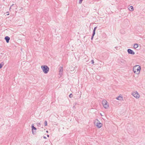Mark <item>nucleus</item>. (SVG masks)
Instances as JSON below:
<instances>
[{
  "label": "nucleus",
  "instance_id": "1",
  "mask_svg": "<svg viewBox=\"0 0 145 145\" xmlns=\"http://www.w3.org/2000/svg\"><path fill=\"white\" fill-rule=\"evenodd\" d=\"M140 66L138 65L134 66L133 68L134 72L137 74L140 73Z\"/></svg>",
  "mask_w": 145,
  "mask_h": 145
},
{
  "label": "nucleus",
  "instance_id": "2",
  "mask_svg": "<svg viewBox=\"0 0 145 145\" xmlns=\"http://www.w3.org/2000/svg\"><path fill=\"white\" fill-rule=\"evenodd\" d=\"M41 68L42 69L43 72L45 74L47 73L49 71V68L47 65H42L41 66Z\"/></svg>",
  "mask_w": 145,
  "mask_h": 145
},
{
  "label": "nucleus",
  "instance_id": "3",
  "mask_svg": "<svg viewBox=\"0 0 145 145\" xmlns=\"http://www.w3.org/2000/svg\"><path fill=\"white\" fill-rule=\"evenodd\" d=\"M102 105L105 108H107L109 107L107 101L105 100H103L102 102Z\"/></svg>",
  "mask_w": 145,
  "mask_h": 145
},
{
  "label": "nucleus",
  "instance_id": "4",
  "mask_svg": "<svg viewBox=\"0 0 145 145\" xmlns=\"http://www.w3.org/2000/svg\"><path fill=\"white\" fill-rule=\"evenodd\" d=\"M132 94L134 97L137 99L138 98L140 97L137 91L135 92H133V93H132Z\"/></svg>",
  "mask_w": 145,
  "mask_h": 145
},
{
  "label": "nucleus",
  "instance_id": "5",
  "mask_svg": "<svg viewBox=\"0 0 145 145\" xmlns=\"http://www.w3.org/2000/svg\"><path fill=\"white\" fill-rule=\"evenodd\" d=\"M127 52L129 54H130L131 55H134L135 54V52L133 50L131 49H128L127 50Z\"/></svg>",
  "mask_w": 145,
  "mask_h": 145
},
{
  "label": "nucleus",
  "instance_id": "6",
  "mask_svg": "<svg viewBox=\"0 0 145 145\" xmlns=\"http://www.w3.org/2000/svg\"><path fill=\"white\" fill-rule=\"evenodd\" d=\"M102 123L100 122L97 123H96V126L98 128H100L102 126Z\"/></svg>",
  "mask_w": 145,
  "mask_h": 145
},
{
  "label": "nucleus",
  "instance_id": "7",
  "mask_svg": "<svg viewBox=\"0 0 145 145\" xmlns=\"http://www.w3.org/2000/svg\"><path fill=\"white\" fill-rule=\"evenodd\" d=\"M116 99L117 100H120L121 101L123 100V97L121 96H120V95L118 97H117Z\"/></svg>",
  "mask_w": 145,
  "mask_h": 145
},
{
  "label": "nucleus",
  "instance_id": "8",
  "mask_svg": "<svg viewBox=\"0 0 145 145\" xmlns=\"http://www.w3.org/2000/svg\"><path fill=\"white\" fill-rule=\"evenodd\" d=\"M5 39L6 40V42L8 43L9 42V37L8 36H6L5 38Z\"/></svg>",
  "mask_w": 145,
  "mask_h": 145
},
{
  "label": "nucleus",
  "instance_id": "9",
  "mask_svg": "<svg viewBox=\"0 0 145 145\" xmlns=\"http://www.w3.org/2000/svg\"><path fill=\"white\" fill-rule=\"evenodd\" d=\"M63 71V67H60V69L59 70V74H60L61 73L62 74V72Z\"/></svg>",
  "mask_w": 145,
  "mask_h": 145
},
{
  "label": "nucleus",
  "instance_id": "10",
  "mask_svg": "<svg viewBox=\"0 0 145 145\" xmlns=\"http://www.w3.org/2000/svg\"><path fill=\"white\" fill-rule=\"evenodd\" d=\"M32 130L33 131L34 130H36L37 128L34 126V125L33 124L31 125Z\"/></svg>",
  "mask_w": 145,
  "mask_h": 145
},
{
  "label": "nucleus",
  "instance_id": "11",
  "mask_svg": "<svg viewBox=\"0 0 145 145\" xmlns=\"http://www.w3.org/2000/svg\"><path fill=\"white\" fill-rule=\"evenodd\" d=\"M129 10L130 11H132L134 10V8L133 6H131L128 8Z\"/></svg>",
  "mask_w": 145,
  "mask_h": 145
},
{
  "label": "nucleus",
  "instance_id": "12",
  "mask_svg": "<svg viewBox=\"0 0 145 145\" xmlns=\"http://www.w3.org/2000/svg\"><path fill=\"white\" fill-rule=\"evenodd\" d=\"M138 45L137 44H135L133 46V48H136L138 47Z\"/></svg>",
  "mask_w": 145,
  "mask_h": 145
},
{
  "label": "nucleus",
  "instance_id": "13",
  "mask_svg": "<svg viewBox=\"0 0 145 145\" xmlns=\"http://www.w3.org/2000/svg\"><path fill=\"white\" fill-rule=\"evenodd\" d=\"M4 63L3 62H2L0 64V69H1L3 67V66L4 65Z\"/></svg>",
  "mask_w": 145,
  "mask_h": 145
},
{
  "label": "nucleus",
  "instance_id": "14",
  "mask_svg": "<svg viewBox=\"0 0 145 145\" xmlns=\"http://www.w3.org/2000/svg\"><path fill=\"white\" fill-rule=\"evenodd\" d=\"M44 125L45 126H47V121H44Z\"/></svg>",
  "mask_w": 145,
  "mask_h": 145
},
{
  "label": "nucleus",
  "instance_id": "15",
  "mask_svg": "<svg viewBox=\"0 0 145 145\" xmlns=\"http://www.w3.org/2000/svg\"><path fill=\"white\" fill-rule=\"evenodd\" d=\"M73 96V95L72 94V93H71L69 96V97H70V98H71Z\"/></svg>",
  "mask_w": 145,
  "mask_h": 145
},
{
  "label": "nucleus",
  "instance_id": "16",
  "mask_svg": "<svg viewBox=\"0 0 145 145\" xmlns=\"http://www.w3.org/2000/svg\"><path fill=\"white\" fill-rule=\"evenodd\" d=\"M95 33V31H93V33L92 34V35L94 36Z\"/></svg>",
  "mask_w": 145,
  "mask_h": 145
},
{
  "label": "nucleus",
  "instance_id": "17",
  "mask_svg": "<svg viewBox=\"0 0 145 145\" xmlns=\"http://www.w3.org/2000/svg\"><path fill=\"white\" fill-rule=\"evenodd\" d=\"M83 1V0H79V3L80 4H81L82 3Z\"/></svg>",
  "mask_w": 145,
  "mask_h": 145
},
{
  "label": "nucleus",
  "instance_id": "18",
  "mask_svg": "<svg viewBox=\"0 0 145 145\" xmlns=\"http://www.w3.org/2000/svg\"><path fill=\"white\" fill-rule=\"evenodd\" d=\"M37 125L38 127H40V123H37Z\"/></svg>",
  "mask_w": 145,
  "mask_h": 145
},
{
  "label": "nucleus",
  "instance_id": "19",
  "mask_svg": "<svg viewBox=\"0 0 145 145\" xmlns=\"http://www.w3.org/2000/svg\"><path fill=\"white\" fill-rule=\"evenodd\" d=\"M125 61L123 59H122L120 61L122 63H124Z\"/></svg>",
  "mask_w": 145,
  "mask_h": 145
},
{
  "label": "nucleus",
  "instance_id": "20",
  "mask_svg": "<svg viewBox=\"0 0 145 145\" xmlns=\"http://www.w3.org/2000/svg\"><path fill=\"white\" fill-rule=\"evenodd\" d=\"M97 28V27H95L94 28L93 31H95Z\"/></svg>",
  "mask_w": 145,
  "mask_h": 145
},
{
  "label": "nucleus",
  "instance_id": "21",
  "mask_svg": "<svg viewBox=\"0 0 145 145\" xmlns=\"http://www.w3.org/2000/svg\"><path fill=\"white\" fill-rule=\"evenodd\" d=\"M91 64H93L94 63V60L93 59L91 60Z\"/></svg>",
  "mask_w": 145,
  "mask_h": 145
},
{
  "label": "nucleus",
  "instance_id": "22",
  "mask_svg": "<svg viewBox=\"0 0 145 145\" xmlns=\"http://www.w3.org/2000/svg\"><path fill=\"white\" fill-rule=\"evenodd\" d=\"M94 36L92 35L91 37V40H93V37H94Z\"/></svg>",
  "mask_w": 145,
  "mask_h": 145
},
{
  "label": "nucleus",
  "instance_id": "23",
  "mask_svg": "<svg viewBox=\"0 0 145 145\" xmlns=\"http://www.w3.org/2000/svg\"><path fill=\"white\" fill-rule=\"evenodd\" d=\"M14 5V4H12L10 7V8H9V9H10H10Z\"/></svg>",
  "mask_w": 145,
  "mask_h": 145
},
{
  "label": "nucleus",
  "instance_id": "24",
  "mask_svg": "<svg viewBox=\"0 0 145 145\" xmlns=\"http://www.w3.org/2000/svg\"><path fill=\"white\" fill-rule=\"evenodd\" d=\"M32 133L34 135L35 134L34 133V132L32 130Z\"/></svg>",
  "mask_w": 145,
  "mask_h": 145
},
{
  "label": "nucleus",
  "instance_id": "25",
  "mask_svg": "<svg viewBox=\"0 0 145 145\" xmlns=\"http://www.w3.org/2000/svg\"><path fill=\"white\" fill-rule=\"evenodd\" d=\"M43 138L44 139H46V137L45 136H43Z\"/></svg>",
  "mask_w": 145,
  "mask_h": 145
},
{
  "label": "nucleus",
  "instance_id": "26",
  "mask_svg": "<svg viewBox=\"0 0 145 145\" xmlns=\"http://www.w3.org/2000/svg\"><path fill=\"white\" fill-rule=\"evenodd\" d=\"M118 48V47H115V48L116 49V50H117V48Z\"/></svg>",
  "mask_w": 145,
  "mask_h": 145
},
{
  "label": "nucleus",
  "instance_id": "27",
  "mask_svg": "<svg viewBox=\"0 0 145 145\" xmlns=\"http://www.w3.org/2000/svg\"><path fill=\"white\" fill-rule=\"evenodd\" d=\"M100 81H104V80H102L101 79V78H100Z\"/></svg>",
  "mask_w": 145,
  "mask_h": 145
},
{
  "label": "nucleus",
  "instance_id": "28",
  "mask_svg": "<svg viewBox=\"0 0 145 145\" xmlns=\"http://www.w3.org/2000/svg\"><path fill=\"white\" fill-rule=\"evenodd\" d=\"M47 136L48 137H49V135H47Z\"/></svg>",
  "mask_w": 145,
  "mask_h": 145
},
{
  "label": "nucleus",
  "instance_id": "29",
  "mask_svg": "<svg viewBox=\"0 0 145 145\" xmlns=\"http://www.w3.org/2000/svg\"><path fill=\"white\" fill-rule=\"evenodd\" d=\"M46 132L47 133H48V131H46Z\"/></svg>",
  "mask_w": 145,
  "mask_h": 145
},
{
  "label": "nucleus",
  "instance_id": "30",
  "mask_svg": "<svg viewBox=\"0 0 145 145\" xmlns=\"http://www.w3.org/2000/svg\"><path fill=\"white\" fill-rule=\"evenodd\" d=\"M9 15V14H7V15Z\"/></svg>",
  "mask_w": 145,
  "mask_h": 145
},
{
  "label": "nucleus",
  "instance_id": "31",
  "mask_svg": "<svg viewBox=\"0 0 145 145\" xmlns=\"http://www.w3.org/2000/svg\"><path fill=\"white\" fill-rule=\"evenodd\" d=\"M3 1H5V0H3Z\"/></svg>",
  "mask_w": 145,
  "mask_h": 145
}]
</instances>
